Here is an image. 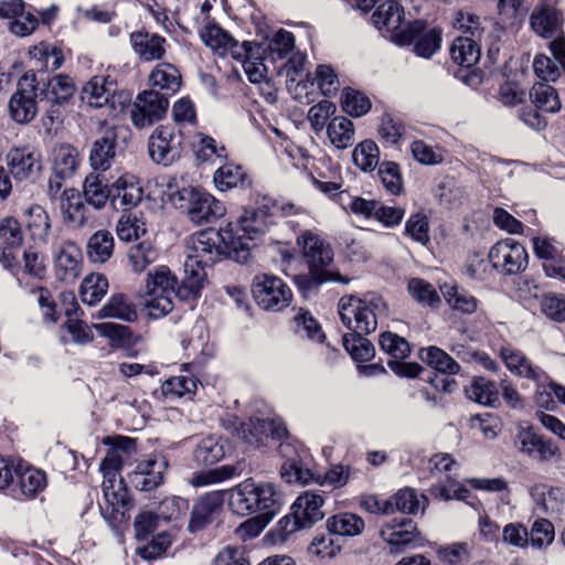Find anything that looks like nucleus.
<instances>
[{"label": "nucleus", "instance_id": "48", "mask_svg": "<svg viewBox=\"0 0 565 565\" xmlns=\"http://www.w3.org/2000/svg\"><path fill=\"white\" fill-rule=\"evenodd\" d=\"M328 137L338 149H345L353 143V122L345 117H334L328 125Z\"/></svg>", "mask_w": 565, "mask_h": 565}, {"label": "nucleus", "instance_id": "32", "mask_svg": "<svg viewBox=\"0 0 565 565\" xmlns=\"http://www.w3.org/2000/svg\"><path fill=\"white\" fill-rule=\"evenodd\" d=\"M116 136L113 130H106L104 136L97 139L89 154L90 166L96 170L105 172L115 157Z\"/></svg>", "mask_w": 565, "mask_h": 565}, {"label": "nucleus", "instance_id": "5", "mask_svg": "<svg viewBox=\"0 0 565 565\" xmlns=\"http://www.w3.org/2000/svg\"><path fill=\"white\" fill-rule=\"evenodd\" d=\"M178 296V278L167 266H159L147 276L142 305L151 318L158 319L173 310V298Z\"/></svg>", "mask_w": 565, "mask_h": 565}, {"label": "nucleus", "instance_id": "49", "mask_svg": "<svg viewBox=\"0 0 565 565\" xmlns=\"http://www.w3.org/2000/svg\"><path fill=\"white\" fill-rule=\"evenodd\" d=\"M271 424H265V418H249L248 422H241L235 427L239 439L250 446H259L267 438L266 428Z\"/></svg>", "mask_w": 565, "mask_h": 565}, {"label": "nucleus", "instance_id": "26", "mask_svg": "<svg viewBox=\"0 0 565 565\" xmlns=\"http://www.w3.org/2000/svg\"><path fill=\"white\" fill-rule=\"evenodd\" d=\"M323 503L322 495L306 491L296 499L291 505V511H294L295 518L300 521V525L308 529L324 518Z\"/></svg>", "mask_w": 565, "mask_h": 565}, {"label": "nucleus", "instance_id": "34", "mask_svg": "<svg viewBox=\"0 0 565 565\" xmlns=\"http://www.w3.org/2000/svg\"><path fill=\"white\" fill-rule=\"evenodd\" d=\"M114 237L109 231L99 230L87 242L86 254L92 263L104 264L114 253Z\"/></svg>", "mask_w": 565, "mask_h": 565}, {"label": "nucleus", "instance_id": "42", "mask_svg": "<svg viewBox=\"0 0 565 565\" xmlns=\"http://www.w3.org/2000/svg\"><path fill=\"white\" fill-rule=\"evenodd\" d=\"M28 217L26 227L31 238L39 243H46L51 230V222L46 211L38 204H33L25 210Z\"/></svg>", "mask_w": 565, "mask_h": 565}, {"label": "nucleus", "instance_id": "60", "mask_svg": "<svg viewBox=\"0 0 565 565\" xmlns=\"http://www.w3.org/2000/svg\"><path fill=\"white\" fill-rule=\"evenodd\" d=\"M380 345L383 351L388 353L396 361L407 358L411 353L409 343L404 338L393 332H383L380 335Z\"/></svg>", "mask_w": 565, "mask_h": 565}, {"label": "nucleus", "instance_id": "41", "mask_svg": "<svg viewBox=\"0 0 565 565\" xmlns=\"http://www.w3.org/2000/svg\"><path fill=\"white\" fill-rule=\"evenodd\" d=\"M466 396L483 406L493 407L499 401V391L494 382L484 377H476L465 390Z\"/></svg>", "mask_w": 565, "mask_h": 565}, {"label": "nucleus", "instance_id": "38", "mask_svg": "<svg viewBox=\"0 0 565 565\" xmlns=\"http://www.w3.org/2000/svg\"><path fill=\"white\" fill-rule=\"evenodd\" d=\"M243 471H244L243 462H236L233 465H223V466L216 467L214 469H211L209 471L195 473L191 479V483L194 487L210 486L213 483H218V482L230 480L234 477H238L243 473Z\"/></svg>", "mask_w": 565, "mask_h": 565}, {"label": "nucleus", "instance_id": "22", "mask_svg": "<svg viewBox=\"0 0 565 565\" xmlns=\"http://www.w3.org/2000/svg\"><path fill=\"white\" fill-rule=\"evenodd\" d=\"M224 502L223 491H211L202 495L193 505L189 521L190 532H198L212 522L213 515Z\"/></svg>", "mask_w": 565, "mask_h": 565}, {"label": "nucleus", "instance_id": "4", "mask_svg": "<svg viewBox=\"0 0 565 565\" xmlns=\"http://www.w3.org/2000/svg\"><path fill=\"white\" fill-rule=\"evenodd\" d=\"M232 230L221 227L220 231L205 230L196 233L188 245L186 262L189 267L213 265L221 255L235 260L236 248L234 246Z\"/></svg>", "mask_w": 565, "mask_h": 565}, {"label": "nucleus", "instance_id": "46", "mask_svg": "<svg viewBox=\"0 0 565 565\" xmlns=\"http://www.w3.org/2000/svg\"><path fill=\"white\" fill-rule=\"evenodd\" d=\"M420 359L436 371L445 374H457L460 365L444 350L428 347L420 350Z\"/></svg>", "mask_w": 565, "mask_h": 565}, {"label": "nucleus", "instance_id": "19", "mask_svg": "<svg viewBox=\"0 0 565 565\" xmlns=\"http://www.w3.org/2000/svg\"><path fill=\"white\" fill-rule=\"evenodd\" d=\"M563 21L562 12L547 0L539 1L530 15L531 29L545 39L556 35L562 30Z\"/></svg>", "mask_w": 565, "mask_h": 565}, {"label": "nucleus", "instance_id": "18", "mask_svg": "<svg viewBox=\"0 0 565 565\" xmlns=\"http://www.w3.org/2000/svg\"><path fill=\"white\" fill-rule=\"evenodd\" d=\"M143 198V189L136 177L124 174L110 184V205L116 211H129Z\"/></svg>", "mask_w": 565, "mask_h": 565}, {"label": "nucleus", "instance_id": "58", "mask_svg": "<svg viewBox=\"0 0 565 565\" xmlns=\"http://www.w3.org/2000/svg\"><path fill=\"white\" fill-rule=\"evenodd\" d=\"M245 173L239 166L226 163L214 172V183L220 191H226L243 183Z\"/></svg>", "mask_w": 565, "mask_h": 565}, {"label": "nucleus", "instance_id": "63", "mask_svg": "<svg viewBox=\"0 0 565 565\" xmlns=\"http://www.w3.org/2000/svg\"><path fill=\"white\" fill-rule=\"evenodd\" d=\"M342 107L350 116L361 117L370 110L371 102L361 92L347 88L343 93Z\"/></svg>", "mask_w": 565, "mask_h": 565}, {"label": "nucleus", "instance_id": "36", "mask_svg": "<svg viewBox=\"0 0 565 565\" xmlns=\"http://www.w3.org/2000/svg\"><path fill=\"white\" fill-rule=\"evenodd\" d=\"M100 319H118L132 322L137 319L135 306L122 294L113 295L97 313Z\"/></svg>", "mask_w": 565, "mask_h": 565}, {"label": "nucleus", "instance_id": "17", "mask_svg": "<svg viewBox=\"0 0 565 565\" xmlns=\"http://www.w3.org/2000/svg\"><path fill=\"white\" fill-rule=\"evenodd\" d=\"M6 163L15 180H34L41 173L40 154L28 148H12L6 156Z\"/></svg>", "mask_w": 565, "mask_h": 565}, {"label": "nucleus", "instance_id": "56", "mask_svg": "<svg viewBox=\"0 0 565 565\" xmlns=\"http://www.w3.org/2000/svg\"><path fill=\"white\" fill-rule=\"evenodd\" d=\"M158 253L149 242H141L131 246L128 250V259L136 273L143 271L150 264L154 263Z\"/></svg>", "mask_w": 565, "mask_h": 565}, {"label": "nucleus", "instance_id": "3", "mask_svg": "<svg viewBox=\"0 0 565 565\" xmlns=\"http://www.w3.org/2000/svg\"><path fill=\"white\" fill-rule=\"evenodd\" d=\"M338 311L351 333L370 334L377 328V318L386 315L387 305L380 296L362 299L350 295L340 298Z\"/></svg>", "mask_w": 565, "mask_h": 565}, {"label": "nucleus", "instance_id": "13", "mask_svg": "<svg viewBox=\"0 0 565 565\" xmlns=\"http://www.w3.org/2000/svg\"><path fill=\"white\" fill-rule=\"evenodd\" d=\"M185 198L189 200L188 216L196 225L214 222L226 213L224 203L207 192L184 190L181 199Z\"/></svg>", "mask_w": 565, "mask_h": 565}, {"label": "nucleus", "instance_id": "28", "mask_svg": "<svg viewBox=\"0 0 565 565\" xmlns=\"http://www.w3.org/2000/svg\"><path fill=\"white\" fill-rule=\"evenodd\" d=\"M500 356L508 370L516 376L537 382L546 375L542 369L534 366L520 350L503 347L500 349Z\"/></svg>", "mask_w": 565, "mask_h": 565}, {"label": "nucleus", "instance_id": "37", "mask_svg": "<svg viewBox=\"0 0 565 565\" xmlns=\"http://www.w3.org/2000/svg\"><path fill=\"white\" fill-rule=\"evenodd\" d=\"M64 301H70L72 308H67L65 310L66 316L68 317L65 327L72 339L77 344H86L93 341L94 334L92 329L83 321L77 318H71L72 315H76L79 310L77 303L75 302V296L73 292H64L62 294Z\"/></svg>", "mask_w": 565, "mask_h": 565}, {"label": "nucleus", "instance_id": "52", "mask_svg": "<svg viewBox=\"0 0 565 565\" xmlns=\"http://www.w3.org/2000/svg\"><path fill=\"white\" fill-rule=\"evenodd\" d=\"M363 335L365 333H347L343 335V347L355 361L366 362L374 355L373 344Z\"/></svg>", "mask_w": 565, "mask_h": 565}, {"label": "nucleus", "instance_id": "57", "mask_svg": "<svg viewBox=\"0 0 565 565\" xmlns=\"http://www.w3.org/2000/svg\"><path fill=\"white\" fill-rule=\"evenodd\" d=\"M440 42V31L436 29L425 31L424 26L412 43H414V51L418 56L429 58L439 50Z\"/></svg>", "mask_w": 565, "mask_h": 565}, {"label": "nucleus", "instance_id": "43", "mask_svg": "<svg viewBox=\"0 0 565 565\" xmlns=\"http://www.w3.org/2000/svg\"><path fill=\"white\" fill-rule=\"evenodd\" d=\"M108 286L105 275L95 273L87 275L79 287L82 301L88 306H95L105 297Z\"/></svg>", "mask_w": 565, "mask_h": 565}, {"label": "nucleus", "instance_id": "44", "mask_svg": "<svg viewBox=\"0 0 565 565\" xmlns=\"http://www.w3.org/2000/svg\"><path fill=\"white\" fill-rule=\"evenodd\" d=\"M75 93V84L67 75H56L47 82L46 89L41 92L47 102L62 104L67 102ZM44 98H40L43 102Z\"/></svg>", "mask_w": 565, "mask_h": 565}, {"label": "nucleus", "instance_id": "40", "mask_svg": "<svg viewBox=\"0 0 565 565\" xmlns=\"http://www.w3.org/2000/svg\"><path fill=\"white\" fill-rule=\"evenodd\" d=\"M450 54L455 63L471 67L480 58V47L476 38L458 36L452 42Z\"/></svg>", "mask_w": 565, "mask_h": 565}, {"label": "nucleus", "instance_id": "39", "mask_svg": "<svg viewBox=\"0 0 565 565\" xmlns=\"http://www.w3.org/2000/svg\"><path fill=\"white\" fill-rule=\"evenodd\" d=\"M78 167V153L70 145H62L54 150L52 171L61 179L72 178Z\"/></svg>", "mask_w": 565, "mask_h": 565}, {"label": "nucleus", "instance_id": "9", "mask_svg": "<svg viewBox=\"0 0 565 565\" xmlns=\"http://www.w3.org/2000/svg\"><path fill=\"white\" fill-rule=\"evenodd\" d=\"M149 156L158 164L169 166L182 152V134L173 126H159L149 138Z\"/></svg>", "mask_w": 565, "mask_h": 565}, {"label": "nucleus", "instance_id": "24", "mask_svg": "<svg viewBox=\"0 0 565 565\" xmlns=\"http://www.w3.org/2000/svg\"><path fill=\"white\" fill-rule=\"evenodd\" d=\"M115 83L109 76H94L82 90V98L95 108H115Z\"/></svg>", "mask_w": 565, "mask_h": 565}, {"label": "nucleus", "instance_id": "10", "mask_svg": "<svg viewBox=\"0 0 565 565\" xmlns=\"http://www.w3.org/2000/svg\"><path fill=\"white\" fill-rule=\"evenodd\" d=\"M168 107V96L154 89L145 90L137 95L130 108L131 121L138 128L148 127L162 119Z\"/></svg>", "mask_w": 565, "mask_h": 565}, {"label": "nucleus", "instance_id": "21", "mask_svg": "<svg viewBox=\"0 0 565 565\" xmlns=\"http://www.w3.org/2000/svg\"><path fill=\"white\" fill-rule=\"evenodd\" d=\"M168 462L164 457H151L140 461L128 478L135 489L151 491L163 482Z\"/></svg>", "mask_w": 565, "mask_h": 565}, {"label": "nucleus", "instance_id": "45", "mask_svg": "<svg viewBox=\"0 0 565 565\" xmlns=\"http://www.w3.org/2000/svg\"><path fill=\"white\" fill-rule=\"evenodd\" d=\"M205 268L203 266L189 267L188 262H184V278L181 287L178 288L180 298H196L200 295L207 276Z\"/></svg>", "mask_w": 565, "mask_h": 565}, {"label": "nucleus", "instance_id": "2", "mask_svg": "<svg viewBox=\"0 0 565 565\" xmlns=\"http://www.w3.org/2000/svg\"><path fill=\"white\" fill-rule=\"evenodd\" d=\"M274 207L273 201L264 198L256 206L244 207L236 221L224 226L232 230L236 262L246 263L249 259L252 243L268 231Z\"/></svg>", "mask_w": 565, "mask_h": 565}, {"label": "nucleus", "instance_id": "15", "mask_svg": "<svg viewBox=\"0 0 565 565\" xmlns=\"http://www.w3.org/2000/svg\"><path fill=\"white\" fill-rule=\"evenodd\" d=\"M54 271L56 278L65 284L75 282L82 274L83 254L71 241H62L54 250Z\"/></svg>", "mask_w": 565, "mask_h": 565}, {"label": "nucleus", "instance_id": "35", "mask_svg": "<svg viewBox=\"0 0 565 565\" xmlns=\"http://www.w3.org/2000/svg\"><path fill=\"white\" fill-rule=\"evenodd\" d=\"M149 81L153 87H157L166 96L175 94L181 86V75L179 71L169 63L158 64L149 76Z\"/></svg>", "mask_w": 565, "mask_h": 565}, {"label": "nucleus", "instance_id": "55", "mask_svg": "<svg viewBox=\"0 0 565 565\" xmlns=\"http://www.w3.org/2000/svg\"><path fill=\"white\" fill-rule=\"evenodd\" d=\"M353 162L362 171L374 170L380 160V152L376 143L372 140L360 142L352 152Z\"/></svg>", "mask_w": 565, "mask_h": 565}, {"label": "nucleus", "instance_id": "1", "mask_svg": "<svg viewBox=\"0 0 565 565\" xmlns=\"http://www.w3.org/2000/svg\"><path fill=\"white\" fill-rule=\"evenodd\" d=\"M228 505L239 515L276 516L284 505V498L274 483L248 478L230 490Z\"/></svg>", "mask_w": 565, "mask_h": 565}, {"label": "nucleus", "instance_id": "31", "mask_svg": "<svg viewBox=\"0 0 565 565\" xmlns=\"http://www.w3.org/2000/svg\"><path fill=\"white\" fill-rule=\"evenodd\" d=\"M428 504V499L424 494H418L416 490L404 488L398 490L391 499L386 500V512L394 513L399 511L408 514L424 512Z\"/></svg>", "mask_w": 565, "mask_h": 565}, {"label": "nucleus", "instance_id": "61", "mask_svg": "<svg viewBox=\"0 0 565 565\" xmlns=\"http://www.w3.org/2000/svg\"><path fill=\"white\" fill-rule=\"evenodd\" d=\"M145 222L136 215L124 214L117 222L116 232L120 241L130 242L146 233Z\"/></svg>", "mask_w": 565, "mask_h": 565}, {"label": "nucleus", "instance_id": "25", "mask_svg": "<svg viewBox=\"0 0 565 565\" xmlns=\"http://www.w3.org/2000/svg\"><path fill=\"white\" fill-rule=\"evenodd\" d=\"M60 199V209L64 222L73 228L85 226L89 220V215L79 192L74 188L65 189L61 193Z\"/></svg>", "mask_w": 565, "mask_h": 565}, {"label": "nucleus", "instance_id": "8", "mask_svg": "<svg viewBox=\"0 0 565 565\" xmlns=\"http://www.w3.org/2000/svg\"><path fill=\"white\" fill-rule=\"evenodd\" d=\"M252 295L256 303L268 311H281L290 305V288L279 277L260 274L254 277Z\"/></svg>", "mask_w": 565, "mask_h": 565}, {"label": "nucleus", "instance_id": "59", "mask_svg": "<svg viewBox=\"0 0 565 565\" xmlns=\"http://www.w3.org/2000/svg\"><path fill=\"white\" fill-rule=\"evenodd\" d=\"M408 291L411 296L422 305L434 308L440 302L434 286L422 278L411 279L408 282Z\"/></svg>", "mask_w": 565, "mask_h": 565}, {"label": "nucleus", "instance_id": "29", "mask_svg": "<svg viewBox=\"0 0 565 565\" xmlns=\"http://www.w3.org/2000/svg\"><path fill=\"white\" fill-rule=\"evenodd\" d=\"M83 196L85 202L95 210H103L110 200V185L104 172L93 171L83 182Z\"/></svg>", "mask_w": 565, "mask_h": 565}, {"label": "nucleus", "instance_id": "7", "mask_svg": "<svg viewBox=\"0 0 565 565\" xmlns=\"http://www.w3.org/2000/svg\"><path fill=\"white\" fill-rule=\"evenodd\" d=\"M281 478L287 482L308 484L316 482L320 486H328L333 489L344 487L350 479V468L342 465L332 466L326 473H316L295 459H287L280 470Z\"/></svg>", "mask_w": 565, "mask_h": 565}, {"label": "nucleus", "instance_id": "33", "mask_svg": "<svg viewBox=\"0 0 565 565\" xmlns=\"http://www.w3.org/2000/svg\"><path fill=\"white\" fill-rule=\"evenodd\" d=\"M327 527L332 534L352 537L363 532L365 523L364 520L355 513L340 512L327 520Z\"/></svg>", "mask_w": 565, "mask_h": 565}, {"label": "nucleus", "instance_id": "47", "mask_svg": "<svg viewBox=\"0 0 565 565\" xmlns=\"http://www.w3.org/2000/svg\"><path fill=\"white\" fill-rule=\"evenodd\" d=\"M530 98L534 106L544 113H556L561 108L555 88L546 83L534 84L530 92Z\"/></svg>", "mask_w": 565, "mask_h": 565}, {"label": "nucleus", "instance_id": "50", "mask_svg": "<svg viewBox=\"0 0 565 565\" xmlns=\"http://www.w3.org/2000/svg\"><path fill=\"white\" fill-rule=\"evenodd\" d=\"M444 298L448 305L463 313H472L477 310V299L463 289L445 284L440 287Z\"/></svg>", "mask_w": 565, "mask_h": 565}, {"label": "nucleus", "instance_id": "51", "mask_svg": "<svg viewBox=\"0 0 565 565\" xmlns=\"http://www.w3.org/2000/svg\"><path fill=\"white\" fill-rule=\"evenodd\" d=\"M244 49H246V55H243L242 58H237L243 63L244 71L248 77V79L258 84L265 79L267 67L263 63V61L257 56L259 47L253 46V43L245 41Z\"/></svg>", "mask_w": 565, "mask_h": 565}, {"label": "nucleus", "instance_id": "16", "mask_svg": "<svg viewBox=\"0 0 565 565\" xmlns=\"http://www.w3.org/2000/svg\"><path fill=\"white\" fill-rule=\"evenodd\" d=\"M118 450H108L100 463L104 472L103 493L105 500L114 508L125 507L127 504V491L121 486V481L116 488V472L121 468L125 458L118 455Z\"/></svg>", "mask_w": 565, "mask_h": 565}, {"label": "nucleus", "instance_id": "54", "mask_svg": "<svg viewBox=\"0 0 565 565\" xmlns=\"http://www.w3.org/2000/svg\"><path fill=\"white\" fill-rule=\"evenodd\" d=\"M298 288L303 291H310L312 288L329 281L348 284L349 278L342 277L339 271L320 270V274L315 275L313 270H309L307 275H297L294 278Z\"/></svg>", "mask_w": 565, "mask_h": 565}, {"label": "nucleus", "instance_id": "14", "mask_svg": "<svg viewBox=\"0 0 565 565\" xmlns=\"http://www.w3.org/2000/svg\"><path fill=\"white\" fill-rule=\"evenodd\" d=\"M36 93L35 75H24L18 83V90L9 100V110L11 117L20 124L31 121L36 113V102L39 97Z\"/></svg>", "mask_w": 565, "mask_h": 565}, {"label": "nucleus", "instance_id": "64", "mask_svg": "<svg viewBox=\"0 0 565 565\" xmlns=\"http://www.w3.org/2000/svg\"><path fill=\"white\" fill-rule=\"evenodd\" d=\"M296 331L301 337L316 342H323L326 334L323 333L319 322L309 313L300 312L295 317Z\"/></svg>", "mask_w": 565, "mask_h": 565}, {"label": "nucleus", "instance_id": "23", "mask_svg": "<svg viewBox=\"0 0 565 565\" xmlns=\"http://www.w3.org/2000/svg\"><path fill=\"white\" fill-rule=\"evenodd\" d=\"M134 53L143 62L158 61L166 54L167 40L148 31H136L130 34Z\"/></svg>", "mask_w": 565, "mask_h": 565}, {"label": "nucleus", "instance_id": "20", "mask_svg": "<svg viewBox=\"0 0 565 565\" xmlns=\"http://www.w3.org/2000/svg\"><path fill=\"white\" fill-rule=\"evenodd\" d=\"M200 38L220 56L231 55L233 58H242L243 55H246L244 42L239 44L227 31L215 23H207L200 31Z\"/></svg>", "mask_w": 565, "mask_h": 565}, {"label": "nucleus", "instance_id": "30", "mask_svg": "<svg viewBox=\"0 0 565 565\" xmlns=\"http://www.w3.org/2000/svg\"><path fill=\"white\" fill-rule=\"evenodd\" d=\"M305 62V55L300 53L294 54L284 64V71L287 77L288 92L294 96L295 99H298L300 103L309 104L311 99L309 98L308 93L306 92L305 95L302 96L301 92L307 89L308 85L313 87V82L309 79H307V82H303L302 79L298 78V76H300L301 73L303 72Z\"/></svg>", "mask_w": 565, "mask_h": 565}, {"label": "nucleus", "instance_id": "6", "mask_svg": "<svg viewBox=\"0 0 565 565\" xmlns=\"http://www.w3.org/2000/svg\"><path fill=\"white\" fill-rule=\"evenodd\" d=\"M372 22L381 32H385L392 42L398 45L412 44L415 36L424 28L423 21H407L404 8L393 0L377 7L372 14Z\"/></svg>", "mask_w": 565, "mask_h": 565}, {"label": "nucleus", "instance_id": "27", "mask_svg": "<svg viewBox=\"0 0 565 565\" xmlns=\"http://www.w3.org/2000/svg\"><path fill=\"white\" fill-rule=\"evenodd\" d=\"M417 526L411 520L403 518L401 520H392L382 526L381 537L392 546V551L397 552L398 547L405 546L414 542L417 536Z\"/></svg>", "mask_w": 565, "mask_h": 565}, {"label": "nucleus", "instance_id": "11", "mask_svg": "<svg viewBox=\"0 0 565 565\" xmlns=\"http://www.w3.org/2000/svg\"><path fill=\"white\" fill-rule=\"evenodd\" d=\"M493 268L508 275L523 271L527 266L525 248L512 238L497 242L489 252Z\"/></svg>", "mask_w": 565, "mask_h": 565}, {"label": "nucleus", "instance_id": "62", "mask_svg": "<svg viewBox=\"0 0 565 565\" xmlns=\"http://www.w3.org/2000/svg\"><path fill=\"white\" fill-rule=\"evenodd\" d=\"M553 524L546 519L535 520L529 532V544L535 548H544L554 541Z\"/></svg>", "mask_w": 565, "mask_h": 565}, {"label": "nucleus", "instance_id": "12", "mask_svg": "<svg viewBox=\"0 0 565 565\" xmlns=\"http://www.w3.org/2000/svg\"><path fill=\"white\" fill-rule=\"evenodd\" d=\"M297 244L301 247L308 270H313L315 275L320 274V270L333 271L330 268L334 256L333 250L323 237L311 231H305L298 236Z\"/></svg>", "mask_w": 565, "mask_h": 565}, {"label": "nucleus", "instance_id": "53", "mask_svg": "<svg viewBox=\"0 0 565 565\" xmlns=\"http://www.w3.org/2000/svg\"><path fill=\"white\" fill-rule=\"evenodd\" d=\"M223 457V445L212 436L203 438L193 451V458L199 465H214Z\"/></svg>", "mask_w": 565, "mask_h": 565}]
</instances>
